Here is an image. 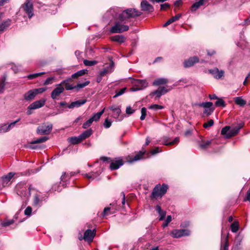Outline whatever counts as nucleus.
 I'll use <instances>...</instances> for the list:
<instances>
[{"label": "nucleus", "instance_id": "34", "mask_svg": "<svg viewBox=\"0 0 250 250\" xmlns=\"http://www.w3.org/2000/svg\"><path fill=\"white\" fill-rule=\"evenodd\" d=\"M156 210L158 213L160 215L159 219H165V217L166 215V212L165 211L162 210L161 209V207L159 205H157L156 207Z\"/></svg>", "mask_w": 250, "mask_h": 250}, {"label": "nucleus", "instance_id": "28", "mask_svg": "<svg viewBox=\"0 0 250 250\" xmlns=\"http://www.w3.org/2000/svg\"><path fill=\"white\" fill-rule=\"evenodd\" d=\"M205 0H199L192 4L191 7V11H196L201 5L204 4Z\"/></svg>", "mask_w": 250, "mask_h": 250}, {"label": "nucleus", "instance_id": "25", "mask_svg": "<svg viewBox=\"0 0 250 250\" xmlns=\"http://www.w3.org/2000/svg\"><path fill=\"white\" fill-rule=\"evenodd\" d=\"M145 152V150L140 151L132 159L128 160V161L132 163L142 159L143 158V156Z\"/></svg>", "mask_w": 250, "mask_h": 250}, {"label": "nucleus", "instance_id": "11", "mask_svg": "<svg viewBox=\"0 0 250 250\" xmlns=\"http://www.w3.org/2000/svg\"><path fill=\"white\" fill-rule=\"evenodd\" d=\"M190 232L188 229H174L171 233V236L175 238H178L182 236H189Z\"/></svg>", "mask_w": 250, "mask_h": 250}, {"label": "nucleus", "instance_id": "61", "mask_svg": "<svg viewBox=\"0 0 250 250\" xmlns=\"http://www.w3.org/2000/svg\"><path fill=\"white\" fill-rule=\"evenodd\" d=\"M36 93V95H37L39 93H42V92H43L44 91H45L46 90V88H37V89H33Z\"/></svg>", "mask_w": 250, "mask_h": 250}, {"label": "nucleus", "instance_id": "39", "mask_svg": "<svg viewBox=\"0 0 250 250\" xmlns=\"http://www.w3.org/2000/svg\"><path fill=\"white\" fill-rule=\"evenodd\" d=\"M89 83V81H86L83 83H78L77 85H75V89H79L81 88H83L85 86H87V85H88Z\"/></svg>", "mask_w": 250, "mask_h": 250}, {"label": "nucleus", "instance_id": "22", "mask_svg": "<svg viewBox=\"0 0 250 250\" xmlns=\"http://www.w3.org/2000/svg\"><path fill=\"white\" fill-rule=\"evenodd\" d=\"M110 39L112 41L122 43L125 41L126 38L123 35H117L111 37Z\"/></svg>", "mask_w": 250, "mask_h": 250}, {"label": "nucleus", "instance_id": "63", "mask_svg": "<svg viewBox=\"0 0 250 250\" xmlns=\"http://www.w3.org/2000/svg\"><path fill=\"white\" fill-rule=\"evenodd\" d=\"M7 132L6 125H4L0 127V134Z\"/></svg>", "mask_w": 250, "mask_h": 250}, {"label": "nucleus", "instance_id": "15", "mask_svg": "<svg viewBox=\"0 0 250 250\" xmlns=\"http://www.w3.org/2000/svg\"><path fill=\"white\" fill-rule=\"evenodd\" d=\"M208 72L210 73L214 78L217 79H221L224 75V71L222 70H219L217 68L208 70Z\"/></svg>", "mask_w": 250, "mask_h": 250}, {"label": "nucleus", "instance_id": "38", "mask_svg": "<svg viewBox=\"0 0 250 250\" xmlns=\"http://www.w3.org/2000/svg\"><path fill=\"white\" fill-rule=\"evenodd\" d=\"M83 63L86 66H93L97 63V62L96 61H88L87 60H84L83 61Z\"/></svg>", "mask_w": 250, "mask_h": 250}, {"label": "nucleus", "instance_id": "33", "mask_svg": "<svg viewBox=\"0 0 250 250\" xmlns=\"http://www.w3.org/2000/svg\"><path fill=\"white\" fill-rule=\"evenodd\" d=\"M212 141V140H208L207 141L202 140V143L199 144V146L202 149H207L209 147Z\"/></svg>", "mask_w": 250, "mask_h": 250}, {"label": "nucleus", "instance_id": "6", "mask_svg": "<svg viewBox=\"0 0 250 250\" xmlns=\"http://www.w3.org/2000/svg\"><path fill=\"white\" fill-rule=\"evenodd\" d=\"M95 235L96 230L95 229L93 230L87 229L84 232L83 236L82 233H79L78 239L80 241L84 240L86 242L91 243L93 241Z\"/></svg>", "mask_w": 250, "mask_h": 250}, {"label": "nucleus", "instance_id": "42", "mask_svg": "<svg viewBox=\"0 0 250 250\" xmlns=\"http://www.w3.org/2000/svg\"><path fill=\"white\" fill-rule=\"evenodd\" d=\"M14 223L13 220H5L1 222V225L3 227H7Z\"/></svg>", "mask_w": 250, "mask_h": 250}, {"label": "nucleus", "instance_id": "54", "mask_svg": "<svg viewBox=\"0 0 250 250\" xmlns=\"http://www.w3.org/2000/svg\"><path fill=\"white\" fill-rule=\"evenodd\" d=\"M20 120V119H18L17 120H16V121L13 122V123H11V124H9V125H6V126H7V131H9L12 128H13L15 124L18 123V122H19Z\"/></svg>", "mask_w": 250, "mask_h": 250}, {"label": "nucleus", "instance_id": "36", "mask_svg": "<svg viewBox=\"0 0 250 250\" xmlns=\"http://www.w3.org/2000/svg\"><path fill=\"white\" fill-rule=\"evenodd\" d=\"M236 104L243 106L246 104V101H245L241 97H238L235 99Z\"/></svg>", "mask_w": 250, "mask_h": 250}, {"label": "nucleus", "instance_id": "50", "mask_svg": "<svg viewBox=\"0 0 250 250\" xmlns=\"http://www.w3.org/2000/svg\"><path fill=\"white\" fill-rule=\"evenodd\" d=\"M214 124V121L213 120L210 119L208 122L205 123L203 125V126L205 128H207L208 127L212 126Z\"/></svg>", "mask_w": 250, "mask_h": 250}, {"label": "nucleus", "instance_id": "26", "mask_svg": "<svg viewBox=\"0 0 250 250\" xmlns=\"http://www.w3.org/2000/svg\"><path fill=\"white\" fill-rule=\"evenodd\" d=\"M168 83V80L166 78H161L156 79L153 82V85L156 86H159L163 84H165Z\"/></svg>", "mask_w": 250, "mask_h": 250}, {"label": "nucleus", "instance_id": "21", "mask_svg": "<svg viewBox=\"0 0 250 250\" xmlns=\"http://www.w3.org/2000/svg\"><path fill=\"white\" fill-rule=\"evenodd\" d=\"M169 139V138L168 137H164L162 138V144L166 146H171L174 144H178L179 142V138L178 137L175 138L173 141L168 142Z\"/></svg>", "mask_w": 250, "mask_h": 250}, {"label": "nucleus", "instance_id": "20", "mask_svg": "<svg viewBox=\"0 0 250 250\" xmlns=\"http://www.w3.org/2000/svg\"><path fill=\"white\" fill-rule=\"evenodd\" d=\"M15 175L14 173L9 172L7 175L3 176L2 178V184L5 187L9 185L11 179Z\"/></svg>", "mask_w": 250, "mask_h": 250}, {"label": "nucleus", "instance_id": "44", "mask_svg": "<svg viewBox=\"0 0 250 250\" xmlns=\"http://www.w3.org/2000/svg\"><path fill=\"white\" fill-rule=\"evenodd\" d=\"M172 88V87H170L168 89H167L166 87L163 86V87H160L158 88V89L160 91V92L162 94V95H164L167 93L168 91L170 90Z\"/></svg>", "mask_w": 250, "mask_h": 250}, {"label": "nucleus", "instance_id": "19", "mask_svg": "<svg viewBox=\"0 0 250 250\" xmlns=\"http://www.w3.org/2000/svg\"><path fill=\"white\" fill-rule=\"evenodd\" d=\"M87 102L86 99H83L72 102L70 104L67 105V107L70 109H73L75 107H79L81 105L84 104Z\"/></svg>", "mask_w": 250, "mask_h": 250}, {"label": "nucleus", "instance_id": "2", "mask_svg": "<svg viewBox=\"0 0 250 250\" xmlns=\"http://www.w3.org/2000/svg\"><path fill=\"white\" fill-rule=\"evenodd\" d=\"M244 125L243 122L238 124L236 126L231 128L229 126H226L222 129L221 134L226 139L230 138L237 134L241 128Z\"/></svg>", "mask_w": 250, "mask_h": 250}, {"label": "nucleus", "instance_id": "16", "mask_svg": "<svg viewBox=\"0 0 250 250\" xmlns=\"http://www.w3.org/2000/svg\"><path fill=\"white\" fill-rule=\"evenodd\" d=\"M45 103V100L42 99L35 101L29 105V109H36L42 107Z\"/></svg>", "mask_w": 250, "mask_h": 250}, {"label": "nucleus", "instance_id": "49", "mask_svg": "<svg viewBox=\"0 0 250 250\" xmlns=\"http://www.w3.org/2000/svg\"><path fill=\"white\" fill-rule=\"evenodd\" d=\"M92 121L90 119H88L86 122L83 125V128L86 129L89 127L92 124Z\"/></svg>", "mask_w": 250, "mask_h": 250}, {"label": "nucleus", "instance_id": "3", "mask_svg": "<svg viewBox=\"0 0 250 250\" xmlns=\"http://www.w3.org/2000/svg\"><path fill=\"white\" fill-rule=\"evenodd\" d=\"M16 190L17 194L21 197L27 199L30 196V188L24 184L19 183L17 184L16 187Z\"/></svg>", "mask_w": 250, "mask_h": 250}, {"label": "nucleus", "instance_id": "35", "mask_svg": "<svg viewBox=\"0 0 250 250\" xmlns=\"http://www.w3.org/2000/svg\"><path fill=\"white\" fill-rule=\"evenodd\" d=\"M69 142L73 145H76L80 143L82 141V139L80 137V135L78 137H72L68 139Z\"/></svg>", "mask_w": 250, "mask_h": 250}, {"label": "nucleus", "instance_id": "60", "mask_svg": "<svg viewBox=\"0 0 250 250\" xmlns=\"http://www.w3.org/2000/svg\"><path fill=\"white\" fill-rule=\"evenodd\" d=\"M32 209L31 207H28L24 210V214L27 216H30L32 213Z\"/></svg>", "mask_w": 250, "mask_h": 250}, {"label": "nucleus", "instance_id": "59", "mask_svg": "<svg viewBox=\"0 0 250 250\" xmlns=\"http://www.w3.org/2000/svg\"><path fill=\"white\" fill-rule=\"evenodd\" d=\"M151 95H156L157 98H159L162 95L160 91L157 89L156 90L153 91L151 93Z\"/></svg>", "mask_w": 250, "mask_h": 250}, {"label": "nucleus", "instance_id": "46", "mask_svg": "<svg viewBox=\"0 0 250 250\" xmlns=\"http://www.w3.org/2000/svg\"><path fill=\"white\" fill-rule=\"evenodd\" d=\"M62 190V188L60 186V184H54L52 188H51V190L53 191H60Z\"/></svg>", "mask_w": 250, "mask_h": 250}, {"label": "nucleus", "instance_id": "5", "mask_svg": "<svg viewBox=\"0 0 250 250\" xmlns=\"http://www.w3.org/2000/svg\"><path fill=\"white\" fill-rule=\"evenodd\" d=\"M122 12V10L120 8H111L104 14V19L107 21L112 19L116 20L119 17V14Z\"/></svg>", "mask_w": 250, "mask_h": 250}, {"label": "nucleus", "instance_id": "8", "mask_svg": "<svg viewBox=\"0 0 250 250\" xmlns=\"http://www.w3.org/2000/svg\"><path fill=\"white\" fill-rule=\"evenodd\" d=\"M133 86L130 88L131 91H136L140 90L146 88L148 85V83L146 80H135L132 81Z\"/></svg>", "mask_w": 250, "mask_h": 250}, {"label": "nucleus", "instance_id": "13", "mask_svg": "<svg viewBox=\"0 0 250 250\" xmlns=\"http://www.w3.org/2000/svg\"><path fill=\"white\" fill-rule=\"evenodd\" d=\"M140 7L142 11L147 13L152 12L154 10L153 6L145 0L141 2Z\"/></svg>", "mask_w": 250, "mask_h": 250}, {"label": "nucleus", "instance_id": "1", "mask_svg": "<svg viewBox=\"0 0 250 250\" xmlns=\"http://www.w3.org/2000/svg\"><path fill=\"white\" fill-rule=\"evenodd\" d=\"M142 14V12L134 8H129L124 10L119 14L116 19L117 21L110 29L111 33H121L129 30V26L125 25L127 20L131 18H135Z\"/></svg>", "mask_w": 250, "mask_h": 250}, {"label": "nucleus", "instance_id": "51", "mask_svg": "<svg viewBox=\"0 0 250 250\" xmlns=\"http://www.w3.org/2000/svg\"><path fill=\"white\" fill-rule=\"evenodd\" d=\"M146 115V109L145 107H143L141 109V116L140 117L141 120H144Z\"/></svg>", "mask_w": 250, "mask_h": 250}, {"label": "nucleus", "instance_id": "29", "mask_svg": "<svg viewBox=\"0 0 250 250\" xmlns=\"http://www.w3.org/2000/svg\"><path fill=\"white\" fill-rule=\"evenodd\" d=\"M61 84H62V85H63L64 87H65V88L67 90H72V89H75V85H73L72 84H70L68 82V80L63 81L61 83Z\"/></svg>", "mask_w": 250, "mask_h": 250}, {"label": "nucleus", "instance_id": "45", "mask_svg": "<svg viewBox=\"0 0 250 250\" xmlns=\"http://www.w3.org/2000/svg\"><path fill=\"white\" fill-rule=\"evenodd\" d=\"M110 69H106V68H104L102 71L100 72V75L101 77H103L107 73H111L112 72V65L110 66Z\"/></svg>", "mask_w": 250, "mask_h": 250}, {"label": "nucleus", "instance_id": "41", "mask_svg": "<svg viewBox=\"0 0 250 250\" xmlns=\"http://www.w3.org/2000/svg\"><path fill=\"white\" fill-rule=\"evenodd\" d=\"M215 105L218 107H224L226 106V104L225 102L222 99H218V100L215 102Z\"/></svg>", "mask_w": 250, "mask_h": 250}, {"label": "nucleus", "instance_id": "53", "mask_svg": "<svg viewBox=\"0 0 250 250\" xmlns=\"http://www.w3.org/2000/svg\"><path fill=\"white\" fill-rule=\"evenodd\" d=\"M20 120V119H18L17 120H16V121L13 122V123H11V124H9V125H6V126H7V131H9L12 128H13L15 124L18 123V122H19Z\"/></svg>", "mask_w": 250, "mask_h": 250}, {"label": "nucleus", "instance_id": "4", "mask_svg": "<svg viewBox=\"0 0 250 250\" xmlns=\"http://www.w3.org/2000/svg\"><path fill=\"white\" fill-rule=\"evenodd\" d=\"M168 189V186L166 184L156 185L153 188L151 196L154 198H157L159 197H162L167 192Z\"/></svg>", "mask_w": 250, "mask_h": 250}, {"label": "nucleus", "instance_id": "47", "mask_svg": "<svg viewBox=\"0 0 250 250\" xmlns=\"http://www.w3.org/2000/svg\"><path fill=\"white\" fill-rule=\"evenodd\" d=\"M149 108L154 109L155 110H157L162 109L164 108V106H162V105H158V104H154L151 105L149 107Z\"/></svg>", "mask_w": 250, "mask_h": 250}, {"label": "nucleus", "instance_id": "64", "mask_svg": "<svg viewBox=\"0 0 250 250\" xmlns=\"http://www.w3.org/2000/svg\"><path fill=\"white\" fill-rule=\"evenodd\" d=\"M135 110L130 106H128L126 108V113L127 114H131L134 112Z\"/></svg>", "mask_w": 250, "mask_h": 250}, {"label": "nucleus", "instance_id": "43", "mask_svg": "<svg viewBox=\"0 0 250 250\" xmlns=\"http://www.w3.org/2000/svg\"><path fill=\"white\" fill-rule=\"evenodd\" d=\"M5 80L6 78L5 76H4L1 80V82L0 83V93H2L4 90V86L5 85Z\"/></svg>", "mask_w": 250, "mask_h": 250}, {"label": "nucleus", "instance_id": "48", "mask_svg": "<svg viewBox=\"0 0 250 250\" xmlns=\"http://www.w3.org/2000/svg\"><path fill=\"white\" fill-rule=\"evenodd\" d=\"M44 73V72L34 73V74L28 75L27 76V78L28 79H33L36 78L43 74Z\"/></svg>", "mask_w": 250, "mask_h": 250}, {"label": "nucleus", "instance_id": "27", "mask_svg": "<svg viewBox=\"0 0 250 250\" xmlns=\"http://www.w3.org/2000/svg\"><path fill=\"white\" fill-rule=\"evenodd\" d=\"M93 133L92 130L90 128L83 132L80 135V137L82 141L90 137Z\"/></svg>", "mask_w": 250, "mask_h": 250}, {"label": "nucleus", "instance_id": "32", "mask_svg": "<svg viewBox=\"0 0 250 250\" xmlns=\"http://www.w3.org/2000/svg\"><path fill=\"white\" fill-rule=\"evenodd\" d=\"M104 111V109H103L102 111L100 112H99L98 113H96L94 114L92 117H91L90 119L92 120V122L94 121L97 122L99 121L100 118H101V116L103 115Z\"/></svg>", "mask_w": 250, "mask_h": 250}, {"label": "nucleus", "instance_id": "40", "mask_svg": "<svg viewBox=\"0 0 250 250\" xmlns=\"http://www.w3.org/2000/svg\"><path fill=\"white\" fill-rule=\"evenodd\" d=\"M212 105V103L209 102L202 103L199 104L200 106L205 107V108H210Z\"/></svg>", "mask_w": 250, "mask_h": 250}, {"label": "nucleus", "instance_id": "24", "mask_svg": "<svg viewBox=\"0 0 250 250\" xmlns=\"http://www.w3.org/2000/svg\"><path fill=\"white\" fill-rule=\"evenodd\" d=\"M36 96L34 90H30L26 93L24 95V99L26 101H31L33 100Z\"/></svg>", "mask_w": 250, "mask_h": 250}, {"label": "nucleus", "instance_id": "14", "mask_svg": "<svg viewBox=\"0 0 250 250\" xmlns=\"http://www.w3.org/2000/svg\"><path fill=\"white\" fill-rule=\"evenodd\" d=\"M2 14L0 13V33L3 32L11 24V20L7 19L6 20H2Z\"/></svg>", "mask_w": 250, "mask_h": 250}, {"label": "nucleus", "instance_id": "57", "mask_svg": "<svg viewBox=\"0 0 250 250\" xmlns=\"http://www.w3.org/2000/svg\"><path fill=\"white\" fill-rule=\"evenodd\" d=\"M113 112V117L115 118H117L119 116V115L121 112V110L120 108L119 107L118 108L115 109V110Z\"/></svg>", "mask_w": 250, "mask_h": 250}, {"label": "nucleus", "instance_id": "30", "mask_svg": "<svg viewBox=\"0 0 250 250\" xmlns=\"http://www.w3.org/2000/svg\"><path fill=\"white\" fill-rule=\"evenodd\" d=\"M88 72V70L87 69H83L80 71H78L76 73L73 74L71 76V78L72 79H76L79 77L84 75L85 74H87Z\"/></svg>", "mask_w": 250, "mask_h": 250}, {"label": "nucleus", "instance_id": "56", "mask_svg": "<svg viewBox=\"0 0 250 250\" xmlns=\"http://www.w3.org/2000/svg\"><path fill=\"white\" fill-rule=\"evenodd\" d=\"M213 109L210 108H205L204 111V114L206 115L207 116H208L211 114V113L213 112Z\"/></svg>", "mask_w": 250, "mask_h": 250}, {"label": "nucleus", "instance_id": "7", "mask_svg": "<svg viewBox=\"0 0 250 250\" xmlns=\"http://www.w3.org/2000/svg\"><path fill=\"white\" fill-rule=\"evenodd\" d=\"M119 207L117 206L116 202H114L104 209L103 211L101 213V216L104 217L109 215L115 213L117 210H118Z\"/></svg>", "mask_w": 250, "mask_h": 250}, {"label": "nucleus", "instance_id": "12", "mask_svg": "<svg viewBox=\"0 0 250 250\" xmlns=\"http://www.w3.org/2000/svg\"><path fill=\"white\" fill-rule=\"evenodd\" d=\"M64 90V87L62 84H59L56 85V87L52 91L51 97L53 100H56L62 93Z\"/></svg>", "mask_w": 250, "mask_h": 250}, {"label": "nucleus", "instance_id": "62", "mask_svg": "<svg viewBox=\"0 0 250 250\" xmlns=\"http://www.w3.org/2000/svg\"><path fill=\"white\" fill-rule=\"evenodd\" d=\"M170 7V5L167 3L161 4V10H165Z\"/></svg>", "mask_w": 250, "mask_h": 250}, {"label": "nucleus", "instance_id": "52", "mask_svg": "<svg viewBox=\"0 0 250 250\" xmlns=\"http://www.w3.org/2000/svg\"><path fill=\"white\" fill-rule=\"evenodd\" d=\"M125 90H126V88L125 87V88H123L120 89L119 91H116V94L113 96V98H115L119 96L122 95V94H123L125 93Z\"/></svg>", "mask_w": 250, "mask_h": 250}, {"label": "nucleus", "instance_id": "10", "mask_svg": "<svg viewBox=\"0 0 250 250\" xmlns=\"http://www.w3.org/2000/svg\"><path fill=\"white\" fill-rule=\"evenodd\" d=\"M52 129V124H48L47 125L42 124L38 127L37 132L38 134L40 135L48 134L51 132Z\"/></svg>", "mask_w": 250, "mask_h": 250}, {"label": "nucleus", "instance_id": "23", "mask_svg": "<svg viewBox=\"0 0 250 250\" xmlns=\"http://www.w3.org/2000/svg\"><path fill=\"white\" fill-rule=\"evenodd\" d=\"M123 165V162L122 160H118L112 162L110 165V168L111 170H115L119 168Z\"/></svg>", "mask_w": 250, "mask_h": 250}, {"label": "nucleus", "instance_id": "18", "mask_svg": "<svg viewBox=\"0 0 250 250\" xmlns=\"http://www.w3.org/2000/svg\"><path fill=\"white\" fill-rule=\"evenodd\" d=\"M48 139V137L44 136L39 138L36 140L33 141L30 143V145H29L27 147L30 149H36L37 148V146H34L32 145L44 142L47 141Z\"/></svg>", "mask_w": 250, "mask_h": 250}, {"label": "nucleus", "instance_id": "55", "mask_svg": "<svg viewBox=\"0 0 250 250\" xmlns=\"http://www.w3.org/2000/svg\"><path fill=\"white\" fill-rule=\"evenodd\" d=\"M20 120V119H18L17 120H16V121L13 122V123H11V124H9V125H6V126H7V131H9L12 128H13L15 124L18 123V122H19Z\"/></svg>", "mask_w": 250, "mask_h": 250}, {"label": "nucleus", "instance_id": "31", "mask_svg": "<svg viewBox=\"0 0 250 250\" xmlns=\"http://www.w3.org/2000/svg\"><path fill=\"white\" fill-rule=\"evenodd\" d=\"M181 17V14H177L176 16L172 17L168 20L164 25V26H167L172 22L178 20Z\"/></svg>", "mask_w": 250, "mask_h": 250}, {"label": "nucleus", "instance_id": "9", "mask_svg": "<svg viewBox=\"0 0 250 250\" xmlns=\"http://www.w3.org/2000/svg\"><path fill=\"white\" fill-rule=\"evenodd\" d=\"M32 1L33 0H26V1L22 6V8L28 15L29 18H31L34 16Z\"/></svg>", "mask_w": 250, "mask_h": 250}, {"label": "nucleus", "instance_id": "37", "mask_svg": "<svg viewBox=\"0 0 250 250\" xmlns=\"http://www.w3.org/2000/svg\"><path fill=\"white\" fill-rule=\"evenodd\" d=\"M239 229V224L237 222L232 223L231 225V230L233 232H236Z\"/></svg>", "mask_w": 250, "mask_h": 250}, {"label": "nucleus", "instance_id": "17", "mask_svg": "<svg viewBox=\"0 0 250 250\" xmlns=\"http://www.w3.org/2000/svg\"><path fill=\"white\" fill-rule=\"evenodd\" d=\"M199 59L197 57H191L184 62V66L185 67L192 66L195 63L199 62Z\"/></svg>", "mask_w": 250, "mask_h": 250}, {"label": "nucleus", "instance_id": "58", "mask_svg": "<svg viewBox=\"0 0 250 250\" xmlns=\"http://www.w3.org/2000/svg\"><path fill=\"white\" fill-rule=\"evenodd\" d=\"M111 123L112 122L109 121L108 119H106L104 124V127L106 128L110 127L111 125Z\"/></svg>", "mask_w": 250, "mask_h": 250}]
</instances>
